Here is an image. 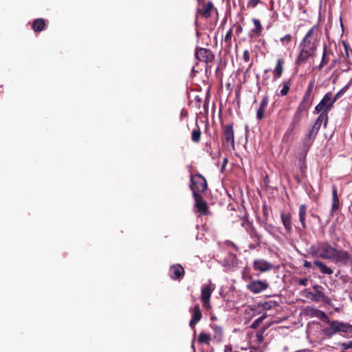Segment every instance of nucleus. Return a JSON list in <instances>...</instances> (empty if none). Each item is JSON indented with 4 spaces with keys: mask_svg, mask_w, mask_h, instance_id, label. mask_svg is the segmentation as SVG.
Wrapping results in <instances>:
<instances>
[{
    "mask_svg": "<svg viewBox=\"0 0 352 352\" xmlns=\"http://www.w3.org/2000/svg\"><path fill=\"white\" fill-rule=\"evenodd\" d=\"M307 283V279H301L300 280V285H306Z\"/></svg>",
    "mask_w": 352,
    "mask_h": 352,
    "instance_id": "nucleus-40",
    "label": "nucleus"
},
{
    "mask_svg": "<svg viewBox=\"0 0 352 352\" xmlns=\"http://www.w3.org/2000/svg\"><path fill=\"white\" fill-rule=\"evenodd\" d=\"M192 72H195V67H192Z\"/></svg>",
    "mask_w": 352,
    "mask_h": 352,
    "instance_id": "nucleus-44",
    "label": "nucleus"
},
{
    "mask_svg": "<svg viewBox=\"0 0 352 352\" xmlns=\"http://www.w3.org/2000/svg\"><path fill=\"white\" fill-rule=\"evenodd\" d=\"M219 69H220V62H218L217 66V67L215 69V72H216L217 75L218 74V72H219Z\"/></svg>",
    "mask_w": 352,
    "mask_h": 352,
    "instance_id": "nucleus-41",
    "label": "nucleus"
},
{
    "mask_svg": "<svg viewBox=\"0 0 352 352\" xmlns=\"http://www.w3.org/2000/svg\"><path fill=\"white\" fill-rule=\"evenodd\" d=\"M201 132L199 126L196 124V126L191 132V140L195 143H199L201 140Z\"/></svg>",
    "mask_w": 352,
    "mask_h": 352,
    "instance_id": "nucleus-19",
    "label": "nucleus"
},
{
    "mask_svg": "<svg viewBox=\"0 0 352 352\" xmlns=\"http://www.w3.org/2000/svg\"><path fill=\"white\" fill-rule=\"evenodd\" d=\"M232 33V30H229L227 32V34H226V35L225 36V41L226 42H229L230 39L231 38Z\"/></svg>",
    "mask_w": 352,
    "mask_h": 352,
    "instance_id": "nucleus-36",
    "label": "nucleus"
},
{
    "mask_svg": "<svg viewBox=\"0 0 352 352\" xmlns=\"http://www.w3.org/2000/svg\"><path fill=\"white\" fill-rule=\"evenodd\" d=\"M258 0H250L248 2V6L254 7L257 5Z\"/></svg>",
    "mask_w": 352,
    "mask_h": 352,
    "instance_id": "nucleus-37",
    "label": "nucleus"
},
{
    "mask_svg": "<svg viewBox=\"0 0 352 352\" xmlns=\"http://www.w3.org/2000/svg\"><path fill=\"white\" fill-rule=\"evenodd\" d=\"M184 269L179 264L172 265L169 270V276L173 280L182 278L184 276Z\"/></svg>",
    "mask_w": 352,
    "mask_h": 352,
    "instance_id": "nucleus-11",
    "label": "nucleus"
},
{
    "mask_svg": "<svg viewBox=\"0 0 352 352\" xmlns=\"http://www.w3.org/2000/svg\"><path fill=\"white\" fill-rule=\"evenodd\" d=\"M220 113H221V111H220V109H219V113H218V114H219V116H220Z\"/></svg>",
    "mask_w": 352,
    "mask_h": 352,
    "instance_id": "nucleus-47",
    "label": "nucleus"
},
{
    "mask_svg": "<svg viewBox=\"0 0 352 352\" xmlns=\"http://www.w3.org/2000/svg\"><path fill=\"white\" fill-rule=\"evenodd\" d=\"M333 100L334 99L331 98L330 92L326 94L320 102L316 106L315 112L317 113L320 112L328 113L333 106Z\"/></svg>",
    "mask_w": 352,
    "mask_h": 352,
    "instance_id": "nucleus-5",
    "label": "nucleus"
},
{
    "mask_svg": "<svg viewBox=\"0 0 352 352\" xmlns=\"http://www.w3.org/2000/svg\"><path fill=\"white\" fill-rule=\"evenodd\" d=\"M314 85H315L314 80H311L308 85V87H307V90L305 94L311 96Z\"/></svg>",
    "mask_w": 352,
    "mask_h": 352,
    "instance_id": "nucleus-27",
    "label": "nucleus"
},
{
    "mask_svg": "<svg viewBox=\"0 0 352 352\" xmlns=\"http://www.w3.org/2000/svg\"><path fill=\"white\" fill-rule=\"evenodd\" d=\"M327 119H328L327 113H326L324 112H321V114L319 116V117L318 118V119L316 120V124H318L319 122H321L322 120H324L325 124H327Z\"/></svg>",
    "mask_w": 352,
    "mask_h": 352,
    "instance_id": "nucleus-28",
    "label": "nucleus"
},
{
    "mask_svg": "<svg viewBox=\"0 0 352 352\" xmlns=\"http://www.w3.org/2000/svg\"><path fill=\"white\" fill-rule=\"evenodd\" d=\"M192 196L195 201V208L197 209V212L201 214H206L208 212V206L201 195L200 194L195 193Z\"/></svg>",
    "mask_w": 352,
    "mask_h": 352,
    "instance_id": "nucleus-7",
    "label": "nucleus"
},
{
    "mask_svg": "<svg viewBox=\"0 0 352 352\" xmlns=\"http://www.w3.org/2000/svg\"><path fill=\"white\" fill-rule=\"evenodd\" d=\"M190 188L192 191V195L204 192L207 188V182L206 179L199 173L191 175Z\"/></svg>",
    "mask_w": 352,
    "mask_h": 352,
    "instance_id": "nucleus-3",
    "label": "nucleus"
},
{
    "mask_svg": "<svg viewBox=\"0 0 352 352\" xmlns=\"http://www.w3.org/2000/svg\"><path fill=\"white\" fill-rule=\"evenodd\" d=\"M329 327L326 328L324 332L328 337H331L338 332H347L351 326L348 324L338 320L329 322Z\"/></svg>",
    "mask_w": 352,
    "mask_h": 352,
    "instance_id": "nucleus-4",
    "label": "nucleus"
},
{
    "mask_svg": "<svg viewBox=\"0 0 352 352\" xmlns=\"http://www.w3.org/2000/svg\"><path fill=\"white\" fill-rule=\"evenodd\" d=\"M290 86H291V83L290 82H284L283 85V87L280 90V95L281 96H286L288 92H289V88H290Z\"/></svg>",
    "mask_w": 352,
    "mask_h": 352,
    "instance_id": "nucleus-26",
    "label": "nucleus"
},
{
    "mask_svg": "<svg viewBox=\"0 0 352 352\" xmlns=\"http://www.w3.org/2000/svg\"><path fill=\"white\" fill-rule=\"evenodd\" d=\"M213 8V5L211 2H208L203 5V8L198 10V12L200 15L208 18L210 15V12Z\"/></svg>",
    "mask_w": 352,
    "mask_h": 352,
    "instance_id": "nucleus-17",
    "label": "nucleus"
},
{
    "mask_svg": "<svg viewBox=\"0 0 352 352\" xmlns=\"http://www.w3.org/2000/svg\"><path fill=\"white\" fill-rule=\"evenodd\" d=\"M309 106L308 104H306L305 103H302L300 102L298 107V109H297V112L298 113H301L305 110L307 109V108L309 107Z\"/></svg>",
    "mask_w": 352,
    "mask_h": 352,
    "instance_id": "nucleus-32",
    "label": "nucleus"
},
{
    "mask_svg": "<svg viewBox=\"0 0 352 352\" xmlns=\"http://www.w3.org/2000/svg\"><path fill=\"white\" fill-rule=\"evenodd\" d=\"M291 40L292 37L289 34H287L280 38V41L283 45H287L291 42Z\"/></svg>",
    "mask_w": 352,
    "mask_h": 352,
    "instance_id": "nucleus-30",
    "label": "nucleus"
},
{
    "mask_svg": "<svg viewBox=\"0 0 352 352\" xmlns=\"http://www.w3.org/2000/svg\"><path fill=\"white\" fill-rule=\"evenodd\" d=\"M243 58L245 62H248L250 60V53L248 50H245L243 54Z\"/></svg>",
    "mask_w": 352,
    "mask_h": 352,
    "instance_id": "nucleus-35",
    "label": "nucleus"
},
{
    "mask_svg": "<svg viewBox=\"0 0 352 352\" xmlns=\"http://www.w3.org/2000/svg\"><path fill=\"white\" fill-rule=\"evenodd\" d=\"M202 318V314L201 312L199 305L195 306L192 309V318L190 321L189 325L192 329H195V324L200 321Z\"/></svg>",
    "mask_w": 352,
    "mask_h": 352,
    "instance_id": "nucleus-12",
    "label": "nucleus"
},
{
    "mask_svg": "<svg viewBox=\"0 0 352 352\" xmlns=\"http://www.w3.org/2000/svg\"><path fill=\"white\" fill-rule=\"evenodd\" d=\"M320 314L323 317H325V318L327 317L326 314H325L324 312H322V311H320Z\"/></svg>",
    "mask_w": 352,
    "mask_h": 352,
    "instance_id": "nucleus-43",
    "label": "nucleus"
},
{
    "mask_svg": "<svg viewBox=\"0 0 352 352\" xmlns=\"http://www.w3.org/2000/svg\"><path fill=\"white\" fill-rule=\"evenodd\" d=\"M304 267H305L307 268H310L312 267V265L310 262L305 261L304 262Z\"/></svg>",
    "mask_w": 352,
    "mask_h": 352,
    "instance_id": "nucleus-39",
    "label": "nucleus"
},
{
    "mask_svg": "<svg viewBox=\"0 0 352 352\" xmlns=\"http://www.w3.org/2000/svg\"><path fill=\"white\" fill-rule=\"evenodd\" d=\"M268 104V97L264 96L260 104L259 109L256 112V118L258 120H261L264 117V112Z\"/></svg>",
    "mask_w": 352,
    "mask_h": 352,
    "instance_id": "nucleus-16",
    "label": "nucleus"
},
{
    "mask_svg": "<svg viewBox=\"0 0 352 352\" xmlns=\"http://www.w3.org/2000/svg\"><path fill=\"white\" fill-rule=\"evenodd\" d=\"M301 102L308 104L309 106L311 104V97L309 95L305 94L303 98L302 99Z\"/></svg>",
    "mask_w": 352,
    "mask_h": 352,
    "instance_id": "nucleus-31",
    "label": "nucleus"
},
{
    "mask_svg": "<svg viewBox=\"0 0 352 352\" xmlns=\"http://www.w3.org/2000/svg\"><path fill=\"white\" fill-rule=\"evenodd\" d=\"M261 320H262V317H261L260 318H258V319L257 320V321H261Z\"/></svg>",
    "mask_w": 352,
    "mask_h": 352,
    "instance_id": "nucleus-46",
    "label": "nucleus"
},
{
    "mask_svg": "<svg viewBox=\"0 0 352 352\" xmlns=\"http://www.w3.org/2000/svg\"><path fill=\"white\" fill-rule=\"evenodd\" d=\"M231 351V348H229L228 346H226L225 348V352H228Z\"/></svg>",
    "mask_w": 352,
    "mask_h": 352,
    "instance_id": "nucleus-42",
    "label": "nucleus"
},
{
    "mask_svg": "<svg viewBox=\"0 0 352 352\" xmlns=\"http://www.w3.org/2000/svg\"><path fill=\"white\" fill-rule=\"evenodd\" d=\"M45 27L46 22L43 19H36L32 22V29L35 32H41Z\"/></svg>",
    "mask_w": 352,
    "mask_h": 352,
    "instance_id": "nucleus-15",
    "label": "nucleus"
},
{
    "mask_svg": "<svg viewBox=\"0 0 352 352\" xmlns=\"http://www.w3.org/2000/svg\"><path fill=\"white\" fill-rule=\"evenodd\" d=\"M196 99H197V101H199V102H200V101H201V100H200L199 98H198V97H197V96L196 97Z\"/></svg>",
    "mask_w": 352,
    "mask_h": 352,
    "instance_id": "nucleus-45",
    "label": "nucleus"
},
{
    "mask_svg": "<svg viewBox=\"0 0 352 352\" xmlns=\"http://www.w3.org/2000/svg\"><path fill=\"white\" fill-rule=\"evenodd\" d=\"M223 135L226 141V146L228 149L234 148V131L231 125H228L223 131Z\"/></svg>",
    "mask_w": 352,
    "mask_h": 352,
    "instance_id": "nucleus-8",
    "label": "nucleus"
},
{
    "mask_svg": "<svg viewBox=\"0 0 352 352\" xmlns=\"http://www.w3.org/2000/svg\"><path fill=\"white\" fill-rule=\"evenodd\" d=\"M306 211H307V208H306L305 205H303V204L301 205L300 206V210H299V219H300V221L303 228H305Z\"/></svg>",
    "mask_w": 352,
    "mask_h": 352,
    "instance_id": "nucleus-22",
    "label": "nucleus"
},
{
    "mask_svg": "<svg viewBox=\"0 0 352 352\" xmlns=\"http://www.w3.org/2000/svg\"><path fill=\"white\" fill-rule=\"evenodd\" d=\"M326 54H327V51H326V48H324V52H323V56H322L321 64H320L321 67H322L324 65H325L327 63V60H326Z\"/></svg>",
    "mask_w": 352,
    "mask_h": 352,
    "instance_id": "nucleus-34",
    "label": "nucleus"
},
{
    "mask_svg": "<svg viewBox=\"0 0 352 352\" xmlns=\"http://www.w3.org/2000/svg\"><path fill=\"white\" fill-rule=\"evenodd\" d=\"M332 195H333V205H332V207H333V210H336L338 208V201H339L338 194H337V189H336V187L333 188Z\"/></svg>",
    "mask_w": 352,
    "mask_h": 352,
    "instance_id": "nucleus-25",
    "label": "nucleus"
},
{
    "mask_svg": "<svg viewBox=\"0 0 352 352\" xmlns=\"http://www.w3.org/2000/svg\"><path fill=\"white\" fill-rule=\"evenodd\" d=\"M314 265L317 266L324 274L331 275L333 274V270L321 261H316L314 262Z\"/></svg>",
    "mask_w": 352,
    "mask_h": 352,
    "instance_id": "nucleus-18",
    "label": "nucleus"
},
{
    "mask_svg": "<svg viewBox=\"0 0 352 352\" xmlns=\"http://www.w3.org/2000/svg\"><path fill=\"white\" fill-rule=\"evenodd\" d=\"M313 288L315 291L314 301H322L324 302H328L329 301V298L325 296L322 291V287L320 285H315Z\"/></svg>",
    "mask_w": 352,
    "mask_h": 352,
    "instance_id": "nucleus-14",
    "label": "nucleus"
},
{
    "mask_svg": "<svg viewBox=\"0 0 352 352\" xmlns=\"http://www.w3.org/2000/svg\"><path fill=\"white\" fill-rule=\"evenodd\" d=\"M342 349L346 350L348 349L352 348V341H349L346 343L340 344Z\"/></svg>",
    "mask_w": 352,
    "mask_h": 352,
    "instance_id": "nucleus-33",
    "label": "nucleus"
},
{
    "mask_svg": "<svg viewBox=\"0 0 352 352\" xmlns=\"http://www.w3.org/2000/svg\"><path fill=\"white\" fill-rule=\"evenodd\" d=\"M319 28L312 27L304 37L301 44V52L296 60L297 65L304 63L309 58L313 56L320 40Z\"/></svg>",
    "mask_w": 352,
    "mask_h": 352,
    "instance_id": "nucleus-1",
    "label": "nucleus"
},
{
    "mask_svg": "<svg viewBox=\"0 0 352 352\" xmlns=\"http://www.w3.org/2000/svg\"><path fill=\"white\" fill-rule=\"evenodd\" d=\"M302 294L307 298H309V299H311V300L314 301V293H312L309 289H305L302 292Z\"/></svg>",
    "mask_w": 352,
    "mask_h": 352,
    "instance_id": "nucleus-29",
    "label": "nucleus"
},
{
    "mask_svg": "<svg viewBox=\"0 0 352 352\" xmlns=\"http://www.w3.org/2000/svg\"><path fill=\"white\" fill-rule=\"evenodd\" d=\"M212 290V285H205L201 289V299L205 308L210 307V298Z\"/></svg>",
    "mask_w": 352,
    "mask_h": 352,
    "instance_id": "nucleus-9",
    "label": "nucleus"
},
{
    "mask_svg": "<svg viewBox=\"0 0 352 352\" xmlns=\"http://www.w3.org/2000/svg\"><path fill=\"white\" fill-rule=\"evenodd\" d=\"M198 342L199 343L209 344L210 340V336L208 333L201 332L198 337Z\"/></svg>",
    "mask_w": 352,
    "mask_h": 352,
    "instance_id": "nucleus-24",
    "label": "nucleus"
},
{
    "mask_svg": "<svg viewBox=\"0 0 352 352\" xmlns=\"http://www.w3.org/2000/svg\"><path fill=\"white\" fill-rule=\"evenodd\" d=\"M283 61L281 58H278L276 65V67L273 71L274 77L276 78H279L283 71Z\"/></svg>",
    "mask_w": 352,
    "mask_h": 352,
    "instance_id": "nucleus-20",
    "label": "nucleus"
},
{
    "mask_svg": "<svg viewBox=\"0 0 352 352\" xmlns=\"http://www.w3.org/2000/svg\"><path fill=\"white\" fill-rule=\"evenodd\" d=\"M281 219H282V222H283L285 228L287 230H289L291 228V216H290V214L282 213L281 214Z\"/></svg>",
    "mask_w": 352,
    "mask_h": 352,
    "instance_id": "nucleus-23",
    "label": "nucleus"
},
{
    "mask_svg": "<svg viewBox=\"0 0 352 352\" xmlns=\"http://www.w3.org/2000/svg\"><path fill=\"white\" fill-rule=\"evenodd\" d=\"M254 267L255 270L264 272L272 270L273 265L265 260L258 259L254 261Z\"/></svg>",
    "mask_w": 352,
    "mask_h": 352,
    "instance_id": "nucleus-13",
    "label": "nucleus"
},
{
    "mask_svg": "<svg viewBox=\"0 0 352 352\" xmlns=\"http://www.w3.org/2000/svg\"><path fill=\"white\" fill-rule=\"evenodd\" d=\"M196 58L206 63V70L212 68V65H209L214 58V56L212 52L206 48H200L196 51Z\"/></svg>",
    "mask_w": 352,
    "mask_h": 352,
    "instance_id": "nucleus-6",
    "label": "nucleus"
},
{
    "mask_svg": "<svg viewBox=\"0 0 352 352\" xmlns=\"http://www.w3.org/2000/svg\"><path fill=\"white\" fill-rule=\"evenodd\" d=\"M313 254L322 258L341 263H346L349 258L346 252L337 250L328 243L320 244Z\"/></svg>",
    "mask_w": 352,
    "mask_h": 352,
    "instance_id": "nucleus-2",
    "label": "nucleus"
},
{
    "mask_svg": "<svg viewBox=\"0 0 352 352\" xmlns=\"http://www.w3.org/2000/svg\"><path fill=\"white\" fill-rule=\"evenodd\" d=\"M338 96H339V94H337L336 95L333 96V95L331 93V99H334V100H333V104H334V103L336 102V100H338Z\"/></svg>",
    "mask_w": 352,
    "mask_h": 352,
    "instance_id": "nucleus-38",
    "label": "nucleus"
},
{
    "mask_svg": "<svg viewBox=\"0 0 352 352\" xmlns=\"http://www.w3.org/2000/svg\"><path fill=\"white\" fill-rule=\"evenodd\" d=\"M248 289L254 294H258L268 287L266 281L254 280L247 285Z\"/></svg>",
    "mask_w": 352,
    "mask_h": 352,
    "instance_id": "nucleus-10",
    "label": "nucleus"
},
{
    "mask_svg": "<svg viewBox=\"0 0 352 352\" xmlns=\"http://www.w3.org/2000/svg\"><path fill=\"white\" fill-rule=\"evenodd\" d=\"M252 22L254 25V28L252 30L250 34L251 36L259 35L263 30L262 25L259 20L253 19Z\"/></svg>",
    "mask_w": 352,
    "mask_h": 352,
    "instance_id": "nucleus-21",
    "label": "nucleus"
}]
</instances>
